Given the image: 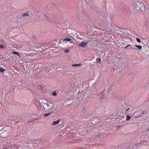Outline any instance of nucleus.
Segmentation results:
<instances>
[{
	"label": "nucleus",
	"instance_id": "nucleus-1",
	"mask_svg": "<svg viewBox=\"0 0 149 149\" xmlns=\"http://www.w3.org/2000/svg\"><path fill=\"white\" fill-rule=\"evenodd\" d=\"M143 6V3L140 0L136 2L135 4V8L137 11L142 10V7Z\"/></svg>",
	"mask_w": 149,
	"mask_h": 149
},
{
	"label": "nucleus",
	"instance_id": "nucleus-2",
	"mask_svg": "<svg viewBox=\"0 0 149 149\" xmlns=\"http://www.w3.org/2000/svg\"><path fill=\"white\" fill-rule=\"evenodd\" d=\"M102 120H100L99 118H93L91 120V123L93 124H100L102 123Z\"/></svg>",
	"mask_w": 149,
	"mask_h": 149
},
{
	"label": "nucleus",
	"instance_id": "nucleus-3",
	"mask_svg": "<svg viewBox=\"0 0 149 149\" xmlns=\"http://www.w3.org/2000/svg\"><path fill=\"white\" fill-rule=\"evenodd\" d=\"M33 57L32 55H26V56L24 57L25 62L27 63L32 62L33 59Z\"/></svg>",
	"mask_w": 149,
	"mask_h": 149
},
{
	"label": "nucleus",
	"instance_id": "nucleus-4",
	"mask_svg": "<svg viewBox=\"0 0 149 149\" xmlns=\"http://www.w3.org/2000/svg\"><path fill=\"white\" fill-rule=\"evenodd\" d=\"M45 141V140L44 139H43L42 140L40 141H39L38 140H37L35 142H32V143L33 144V145L34 146H36L38 145V143H41L42 142H43Z\"/></svg>",
	"mask_w": 149,
	"mask_h": 149
},
{
	"label": "nucleus",
	"instance_id": "nucleus-5",
	"mask_svg": "<svg viewBox=\"0 0 149 149\" xmlns=\"http://www.w3.org/2000/svg\"><path fill=\"white\" fill-rule=\"evenodd\" d=\"M88 109V107L87 105H85L83 107L82 111L83 113H84L87 111Z\"/></svg>",
	"mask_w": 149,
	"mask_h": 149
},
{
	"label": "nucleus",
	"instance_id": "nucleus-6",
	"mask_svg": "<svg viewBox=\"0 0 149 149\" xmlns=\"http://www.w3.org/2000/svg\"><path fill=\"white\" fill-rule=\"evenodd\" d=\"M87 44L88 43L87 42H82L79 45V46L84 48L87 45Z\"/></svg>",
	"mask_w": 149,
	"mask_h": 149
},
{
	"label": "nucleus",
	"instance_id": "nucleus-7",
	"mask_svg": "<svg viewBox=\"0 0 149 149\" xmlns=\"http://www.w3.org/2000/svg\"><path fill=\"white\" fill-rule=\"evenodd\" d=\"M105 92V91L104 90L103 91L101 92L99 95H98L99 96L100 98V99H102L103 98V97L104 96V93Z\"/></svg>",
	"mask_w": 149,
	"mask_h": 149
},
{
	"label": "nucleus",
	"instance_id": "nucleus-8",
	"mask_svg": "<svg viewBox=\"0 0 149 149\" xmlns=\"http://www.w3.org/2000/svg\"><path fill=\"white\" fill-rule=\"evenodd\" d=\"M64 41H66L68 42H69L70 43H72L73 42L72 40L70 38H65L63 40Z\"/></svg>",
	"mask_w": 149,
	"mask_h": 149
},
{
	"label": "nucleus",
	"instance_id": "nucleus-9",
	"mask_svg": "<svg viewBox=\"0 0 149 149\" xmlns=\"http://www.w3.org/2000/svg\"><path fill=\"white\" fill-rule=\"evenodd\" d=\"M26 16H29V14L28 12H26L23 14L22 16H20V18L22 19L23 17Z\"/></svg>",
	"mask_w": 149,
	"mask_h": 149
},
{
	"label": "nucleus",
	"instance_id": "nucleus-10",
	"mask_svg": "<svg viewBox=\"0 0 149 149\" xmlns=\"http://www.w3.org/2000/svg\"><path fill=\"white\" fill-rule=\"evenodd\" d=\"M61 121V120L60 119H58L57 121H54L52 123V125H54L58 124Z\"/></svg>",
	"mask_w": 149,
	"mask_h": 149
},
{
	"label": "nucleus",
	"instance_id": "nucleus-11",
	"mask_svg": "<svg viewBox=\"0 0 149 149\" xmlns=\"http://www.w3.org/2000/svg\"><path fill=\"white\" fill-rule=\"evenodd\" d=\"M115 88V86L113 85H110L109 88V90L110 91H112Z\"/></svg>",
	"mask_w": 149,
	"mask_h": 149
},
{
	"label": "nucleus",
	"instance_id": "nucleus-12",
	"mask_svg": "<svg viewBox=\"0 0 149 149\" xmlns=\"http://www.w3.org/2000/svg\"><path fill=\"white\" fill-rule=\"evenodd\" d=\"M104 135H105V134H101V135H97L96 136V137L98 138H102L104 136Z\"/></svg>",
	"mask_w": 149,
	"mask_h": 149
},
{
	"label": "nucleus",
	"instance_id": "nucleus-13",
	"mask_svg": "<svg viewBox=\"0 0 149 149\" xmlns=\"http://www.w3.org/2000/svg\"><path fill=\"white\" fill-rule=\"evenodd\" d=\"M81 63L75 64H72V66L73 67H79L81 66Z\"/></svg>",
	"mask_w": 149,
	"mask_h": 149
},
{
	"label": "nucleus",
	"instance_id": "nucleus-14",
	"mask_svg": "<svg viewBox=\"0 0 149 149\" xmlns=\"http://www.w3.org/2000/svg\"><path fill=\"white\" fill-rule=\"evenodd\" d=\"M13 54H15L17 55L18 56H19V58H20L21 57L20 55L19 54V53L17 52H15V51L13 52Z\"/></svg>",
	"mask_w": 149,
	"mask_h": 149
},
{
	"label": "nucleus",
	"instance_id": "nucleus-15",
	"mask_svg": "<svg viewBox=\"0 0 149 149\" xmlns=\"http://www.w3.org/2000/svg\"><path fill=\"white\" fill-rule=\"evenodd\" d=\"M101 59L100 58H97L96 59V62L97 63H100V62L101 61Z\"/></svg>",
	"mask_w": 149,
	"mask_h": 149
},
{
	"label": "nucleus",
	"instance_id": "nucleus-16",
	"mask_svg": "<svg viewBox=\"0 0 149 149\" xmlns=\"http://www.w3.org/2000/svg\"><path fill=\"white\" fill-rule=\"evenodd\" d=\"M135 46L136 47H138L139 49H141L142 48V46L141 45H135Z\"/></svg>",
	"mask_w": 149,
	"mask_h": 149
},
{
	"label": "nucleus",
	"instance_id": "nucleus-17",
	"mask_svg": "<svg viewBox=\"0 0 149 149\" xmlns=\"http://www.w3.org/2000/svg\"><path fill=\"white\" fill-rule=\"evenodd\" d=\"M126 120L127 121H129V120L131 118V117L129 116L128 115L126 116Z\"/></svg>",
	"mask_w": 149,
	"mask_h": 149
},
{
	"label": "nucleus",
	"instance_id": "nucleus-18",
	"mask_svg": "<svg viewBox=\"0 0 149 149\" xmlns=\"http://www.w3.org/2000/svg\"><path fill=\"white\" fill-rule=\"evenodd\" d=\"M5 71V70L3 68H0V71L1 72L3 73Z\"/></svg>",
	"mask_w": 149,
	"mask_h": 149
},
{
	"label": "nucleus",
	"instance_id": "nucleus-19",
	"mask_svg": "<svg viewBox=\"0 0 149 149\" xmlns=\"http://www.w3.org/2000/svg\"><path fill=\"white\" fill-rule=\"evenodd\" d=\"M51 115V113H46L44 114V116L45 117H47Z\"/></svg>",
	"mask_w": 149,
	"mask_h": 149
},
{
	"label": "nucleus",
	"instance_id": "nucleus-20",
	"mask_svg": "<svg viewBox=\"0 0 149 149\" xmlns=\"http://www.w3.org/2000/svg\"><path fill=\"white\" fill-rule=\"evenodd\" d=\"M64 51L66 53H68L70 52V50L69 49H67L64 50Z\"/></svg>",
	"mask_w": 149,
	"mask_h": 149
},
{
	"label": "nucleus",
	"instance_id": "nucleus-21",
	"mask_svg": "<svg viewBox=\"0 0 149 149\" xmlns=\"http://www.w3.org/2000/svg\"><path fill=\"white\" fill-rule=\"evenodd\" d=\"M56 95H57V93H56V92H55V91L54 92L52 93V95L53 96H56Z\"/></svg>",
	"mask_w": 149,
	"mask_h": 149
},
{
	"label": "nucleus",
	"instance_id": "nucleus-22",
	"mask_svg": "<svg viewBox=\"0 0 149 149\" xmlns=\"http://www.w3.org/2000/svg\"><path fill=\"white\" fill-rule=\"evenodd\" d=\"M136 40L138 42H141V40L139 38H136Z\"/></svg>",
	"mask_w": 149,
	"mask_h": 149
},
{
	"label": "nucleus",
	"instance_id": "nucleus-23",
	"mask_svg": "<svg viewBox=\"0 0 149 149\" xmlns=\"http://www.w3.org/2000/svg\"><path fill=\"white\" fill-rule=\"evenodd\" d=\"M49 48V46L48 45H45V49H47Z\"/></svg>",
	"mask_w": 149,
	"mask_h": 149
},
{
	"label": "nucleus",
	"instance_id": "nucleus-24",
	"mask_svg": "<svg viewBox=\"0 0 149 149\" xmlns=\"http://www.w3.org/2000/svg\"><path fill=\"white\" fill-rule=\"evenodd\" d=\"M121 148L120 146H118L116 148V149H121Z\"/></svg>",
	"mask_w": 149,
	"mask_h": 149
},
{
	"label": "nucleus",
	"instance_id": "nucleus-25",
	"mask_svg": "<svg viewBox=\"0 0 149 149\" xmlns=\"http://www.w3.org/2000/svg\"><path fill=\"white\" fill-rule=\"evenodd\" d=\"M13 120H17V121L19 120H18L17 118H16L15 117L14 118H13Z\"/></svg>",
	"mask_w": 149,
	"mask_h": 149
},
{
	"label": "nucleus",
	"instance_id": "nucleus-26",
	"mask_svg": "<svg viewBox=\"0 0 149 149\" xmlns=\"http://www.w3.org/2000/svg\"><path fill=\"white\" fill-rule=\"evenodd\" d=\"M46 105H47V106L48 107H49L50 106L49 104L48 103H45Z\"/></svg>",
	"mask_w": 149,
	"mask_h": 149
},
{
	"label": "nucleus",
	"instance_id": "nucleus-27",
	"mask_svg": "<svg viewBox=\"0 0 149 149\" xmlns=\"http://www.w3.org/2000/svg\"><path fill=\"white\" fill-rule=\"evenodd\" d=\"M48 46H49V48L52 47V46L51 45H48Z\"/></svg>",
	"mask_w": 149,
	"mask_h": 149
},
{
	"label": "nucleus",
	"instance_id": "nucleus-28",
	"mask_svg": "<svg viewBox=\"0 0 149 149\" xmlns=\"http://www.w3.org/2000/svg\"><path fill=\"white\" fill-rule=\"evenodd\" d=\"M0 47L1 48H3V46L2 45H0Z\"/></svg>",
	"mask_w": 149,
	"mask_h": 149
},
{
	"label": "nucleus",
	"instance_id": "nucleus-29",
	"mask_svg": "<svg viewBox=\"0 0 149 149\" xmlns=\"http://www.w3.org/2000/svg\"><path fill=\"white\" fill-rule=\"evenodd\" d=\"M44 48V49H45V45H44L43 46H42Z\"/></svg>",
	"mask_w": 149,
	"mask_h": 149
},
{
	"label": "nucleus",
	"instance_id": "nucleus-30",
	"mask_svg": "<svg viewBox=\"0 0 149 149\" xmlns=\"http://www.w3.org/2000/svg\"><path fill=\"white\" fill-rule=\"evenodd\" d=\"M127 47H130L131 46V45H130L129 44L127 45Z\"/></svg>",
	"mask_w": 149,
	"mask_h": 149
},
{
	"label": "nucleus",
	"instance_id": "nucleus-31",
	"mask_svg": "<svg viewBox=\"0 0 149 149\" xmlns=\"http://www.w3.org/2000/svg\"><path fill=\"white\" fill-rule=\"evenodd\" d=\"M127 47H127V46H126L124 48L125 49H127Z\"/></svg>",
	"mask_w": 149,
	"mask_h": 149
},
{
	"label": "nucleus",
	"instance_id": "nucleus-32",
	"mask_svg": "<svg viewBox=\"0 0 149 149\" xmlns=\"http://www.w3.org/2000/svg\"><path fill=\"white\" fill-rule=\"evenodd\" d=\"M4 149H10L9 148H4Z\"/></svg>",
	"mask_w": 149,
	"mask_h": 149
},
{
	"label": "nucleus",
	"instance_id": "nucleus-33",
	"mask_svg": "<svg viewBox=\"0 0 149 149\" xmlns=\"http://www.w3.org/2000/svg\"><path fill=\"white\" fill-rule=\"evenodd\" d=\"M129 108H128L127 110H126V111H128L129 110Z\"/></svg>",
	"mask_w": 149,
	"mask_h": 149
},
{
	"label": "nucleus",
	"instance_id": "nucleus-34",
	"mask_svg": "<svg viewBox=\"0 0 149 149\" xmlns=\"http://www.w3.org/2000/svg\"><path fill=\"white\" fill-rule=\"evenodd\" d=\"M130 49H133V48H131Z\"/></svg>",
	"mask_w": 149,
	"mask_h": 149
},
{
	"label": "nucleus",
	"instance_id": "nucleus-35",
	"mask_svg": "<svg viewBox=\"0 0 149 149\" xmlns=\"http://www.w3.org/2000/svg\"><path fill=\"white\" fill-rule=\"evenodd\" d=\"M40 87L41 88H42V87L41 86H40Z\"/></svg>",
	"mask_w": 149,
	"mask_h": 149
},
{
	"label": "nucleus",
	"instance_id": "nucleus-36",
	"mask_svg": "<svg viewBox=\"0 0 149 149\" xmlns=\"http://www.w3.org/2000/svg\"><path fill=\"white\" fill-rule=\"evenodd\" d=\"M45 17L47 18V16H45Z\"/></svg>",
	"mask_w": 149,
	"mask_h": 149
},
{
	"label": "nucleus",
	"instance_id": "nucleus-37",
	"mask_svg": "<svg viewBox=\"0 0 149 149\" xmlns=\"http://www.w3.org/2000/svg\"><path fill=\"white\" fill-rule=\"evenodd\" d=\"M14 69H16V67H15V68H14Z\"/></svg>",
	"mask_w": 149,
	"mask_h": 149
},
{
	"label": "nucleus",
	"instance_id": "nucleus-38",
	"mask_svg": "<svg viewBox=\"0 0 149 149\" xmlns=\"http://www.w3.org/2000/svg\"><path fill=\"white\" fill-rule=\"evenodd\" d=\"M14 69H16V67H15V68H14Z\"/></svg>",
	"mask_w": 149,
	"mask_h": 149
},
{
	"label": "nucleus",
	"instance_id": "nucleus-39",
	"mask_svg": "<svg viewBox=\"0 0 149 149\" xmlns=\"http://www.w3.org/2000/svg\"><path fill=\"white\" fill-rule=\"evenodd\" d=\"M14 69H16V67H15V68H14Z\"/></svg>",
	"mask_w": 149,
	"mask_h": 149
}]
</instances>
